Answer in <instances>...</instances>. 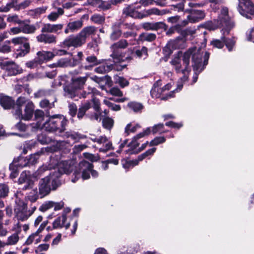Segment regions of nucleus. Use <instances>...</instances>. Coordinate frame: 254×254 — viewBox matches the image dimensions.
I'll return each instance as SVG.
<instances>
[{
	"label": "nucleus",
	"instance_id": "obj_33",
	"mask_svg": "<svg viewBox=\"0 0 254 254\" xmlns=\"http://www.w3.org/2000/svg\"><path fill=\"white\" fill-rule=\"evenodd\" d=\"M150 131H151V129L150 128H147L144 131L140 132V133H138V134H137L135 136H134L131 142L130 143L129 146L131 147H134V148L137 147L139 145V143L138 142L137 140L140 138L143 137L145 135L149 134L150 132Z\"/></svg>",
	"mask_w": 254,
	"mask_h": 254
},
{
	"label": "nucleus",
	"instance_id": "obj_31",
	"mask_svg": "<svg viewBox=\"0 0 254 254\" xmlns=\"http://www.w3.org/2000/svg\"><path fill=\"white\" fill-rule=\"evenodd\" d=\"M227 33H225V34L222 32V40L224 41V45L226 46L229 52H231L233 50V49L235 47L236 41L234 37H232L231 38H226V36L228 35Z\"/></svg>",
	"mask_w": 254,
	"mask_h": 254
},
{
	"label": "nucleus",
	"instance_id": "obj_23",
	"mask_svg": "<svg viewBox=\"0 0 254 254\" xmlns=\"http://www.w3.org/2000/svg\"><path fill=\"white\" fill-rule=\"evenodd\" d=\"M97 28L93 26H88L83 28L77 34L83 44L86 42V39L90 36L95 35Z\"/></svg>",
	"mask_w": 254,
	"mask_h": 254
},
{
	"label": "nucleus",
	"instance_id": "obj_16",
	"mask_svg": "<svg viewBox=\"0 0 254 254\" xmlns=\"http://www.w3.org/2000/svg\"><path fill=\"white\" fill-rule=\"evenodd\" d=\"M129 44L126 40L122 39L118 42L114 43L111 46V49L112 51L111 57L114 59L120 60L121 57V49H125Z\"/></svg>",
	"mask_w": 254,
	"mask_h": 254
},
{
	"label": "nucleus",
	"instance_id": "obj_57",
	"mask_svg": "<svg viewBox=\"0 0 254 254\" xmlns=\"http://www.w3.org/2000/svg\"><path fill=\"white\" fill-rule=\"evenodd\" d=\"M104 103L109 108H111L114 111H118L121 110V107L119 105L115 104L111 102L108 99H105L103 101Z\"/></svg>",
	"mask_w": 254,
	"mask_h": 254
},
{
	"label": "nucleus",
	"instance_id": "obj_30",
	"mask_svg": "<svg viewBox=\"0 0 254 254\" xmlns=\"http://www.w3.org/2000/svg\"><path fill=\"white\" fill-rule=\"evenodd\" d=\"M29 165L28 160L24 157L20 156L17 158H15L12 163L9 165V169H12V167L22 168Z\"/></svg>",
	"mask_w": 254,
	"mask_h": 254
},
{
	"label": "nucleus",
	"instance_id": "obj_43",
	"mask_svg": "<svg viewBox=\"0 0 254 254\" xmlns=\"http://www.w3.org/2000/svg\"><path fill=\"white\" fill-rule=\"evenodd\" d=\"M56 101L57 100L55 97H54V101L52 103H50V101L47 99H43L41 100L40 102V106L42 108H46L47 109H50L54 107V103L56 102Z\"/></svg>",
	"mask_w": 254,
	"mask_h": 254
},
{
	"label": "nucleus",
	"instance_id": "obj_24",
	"mask_svg": "<svg viewBox=\"0 0 254 254\" xmlns=\"http://www.w3.org/2000/svg\"><path fill=\"white\" fill-rule=\"evenodd\" d=\"M38 42L45 44H53L57 42V37L53 34L49 33H42L36 36Z\"/></svg>",
	"mask_w": 254,
	"mask_h": 254
},
{
	"label": "nucleus",
	"instance_id": "obj_61",
	"mask_svg": "<svg viewBox=\"0 0 254 254\" xmlns=\"http://www.w3.org/2000/svg\"><path fill=\"white\" fill-rule=\"evenodd\" d=\"M211 44L214 47L221 49L224 47V41L222 40V37L221 39H213L211 42Z\"/></svg>",
	"mask_w": 254,
	"mask_h": 254
},
{
	"label": "nucleus",
	"instance_id": "obj_53",
	"mask_svg": "<svg viewBox=\"0 0 254 254\" xmlns=\"http://www.w3.org/2000/svg\"><path fill=\"white\" fill-rule=\"evenodd\" d=\"M9 187L5 183H0V197H5L8 195Z\"/></svg>",
	"mask_w": 254,
	"mask_h": 254
},
{
	"label": "nucleus",
	"instance_id": "obj_29",
	"mask_svg": "<svg viewBox=\"0 0 254 254\" xmlns=\"http://www.w3.org/2000/svg\"><path fill=\"white\" fill-rule=\"evenodd\" d=\"M166 27V25L163 22H145L142 24V27L146 30H157Z\"/></svg>",
	"mask_w": 254,
	"mask_h": 254
},
{
	"label": "nucleus",
	"instance_id": "obj_47",
	"mask_svg": "<svg viewBox=\"0 0 254 254\" xmlns=\"http://www.w3.org/2000/svg\"><path fill=\"white\" fill-rule=\"evenodd\" d=\"M19 239V235L17 233L13 234L7 239L6 243L7 246H12L16 244Z\"/></svg>",
	"mask_w": 254,
	"mask_h": 254
},
{
	"label": "nucleus",
	"instance_id": "obj_64",
	"mask_svg": "<svg viewBox=\"0 0 254 254\" xmlns=\"http://www.w3.org/2000/svg\"><path fill=\"white\" fill-rule=\"evenodd\" d=\"M247 39L254 43V27L246 32Z\"/></svg>",
	"mask_w": 254,
	"mask_h": 254
},
{
	"label": "nucleus",
	"instance_id": "obj_42",
	"mask_svg": "<svg viewBox=\"0 0 254 254\" xmlns=\"http://www.w3.org/2000/svg\"><path fill=\"white\" fill-rule=\"evenodd\" d=\"M64 11L62 8H58L57 12H52L47 16L48 19L51 21H55L60 15L64 14Z\"/></svg>",
	"mask_w": 254,
	"mask_h": 254
},
{
	"label": "nucleus",
	"instance_id": "obj_63",
	"mask_svg": "<svg viewBox=\"0 0 254 254\" xmlns=\"http://www.w3.org/2000/svg\"><path fill=\"white\" fill-rule=\"evenodd\" d=\"M116 82L122 88L127 86L129 84L128 81L123 77H118L116 79Z\"/></svg>",
	"mask_w": 254,
	"mask_h": 254
},
{
	"label": "nucleus",
	"instance_id": "obj_32",
	"mask_svg": "<svg viewBox=\"0 0 254 254\" xmlns=\"http://www.w3.org/2000/svg\"><path fill=\"white\" fill-rule=\"evenodd\" d=\"M83 25V20L80 19L77 20L70 21L68 23V27L70 29L71 32H74L78 31Z\"/></svg>",
	"mask_w": 254,
	"mask_h": 254
},
{
	"label": "nucleus",
	"instance_id": "obj_41",
	"mask_svg": "<svg viewBox=\"0 0 254 254\" xmlns=\"http://www.w3.org/2000/svg\"><path fill=\"white\" fill-rule=\"evenodd\" d=\"M147 52V48L142 47L140 49H137L135 51L134 56L139 59H145L148 56Z\"/></svg>",
	"mask_w": 254,
	"mask_h": 254
},
{
	"label": "nucleus",
	"instance_id": "obj_3",
	"mask_svg": "<svg viewBox=\"0 0 254 254\" xmlns=\"http://www.w3.org/2000/svg\"><path fill=\"white\" fill-rule=\"evenodd\" d=\"M235 26V23L228 15V9L224 7L217 19L209 21L205 24V27L209 30H214L219 27H223L221 31L225 34H229Z\"/></svg>",
	"mask_w": 254,
	"mask_h": 254
},
{
	"label": "nucleus",
	"instance_id": "obj_44",
	"mask_svg": "<svg viewBox=\"0 0 254 254\" xmlns=\"http://www.w3.org/2000/svg\"><path fill=\"white\" fill-rule=\"evenodd\" d=\"M112 68V64L108 65L103 64L96 67L95 69V71L97 73L103 74L110 71Z\"/></svg>",
	"mask_w": 254,
	"mask_h": 254
},
{
	"label": "nucleus",
	"instance_id": "obj_50",
	"mask_svg": "<svg viewBox=\"0 0 254 254\" xmlns=\"http://www.w3.org/2000/svg\"><path fill=\"white\" fill-rule=\"evenodd\" d=\"M8 22L21 25L23 21L16 14L9 15L7 18Z\"/></svg>",
	"mask_w": 254,
	"mask_h": 254
},
{
	"label": "nucleus",
	"instance_id": "obj_8",
	"mask_svg": "<svg viewBox=\"0 0 254 254\" xmlns=\"http://www.w3.org/2000/svg\"><path fill=\"white\" fill-rule=\"evenodd\" d=\"M87 76L78 77L72 79V83L64 87L65 95L75 100H78L79 91L78 89L83 87L87 80Z\"/></svg>",
	"mask_w": 254,
	"mask_h": 254
},
{
	"label": "nucleus",
	"instance_id": "obj_1",
	"mask_svg": "<svg viewBox=\"0 0 254 254\" xmlns=\"http://www.w3.org/2000/svg\"><path fill=\"white\" fill-rule=\"evenodd\" d=\"M203 52L201 49H197L195 47H193L190 48L184 53L183 56V65L181 64L180 55H182V53H178V56L175 57L170 62L171 64L174 66L177 72H182L184 74L183 76L180 77V79L178 82L176 88L177 91H180L182 90L183 83L188 80V73L190 71V68L189 66L191 56L192 57L193 63L192 66L194 71L192 82L194 83L196 82L198 74L204 69L208 64L209 58L210 54L208 52H205L204 55H203Z\"/></svg>",
	"mask_w": 254,
	"mask_h": 254
},
{
	"label": "nucleus",
	"instance_id": "obj_40",
	"mask_svg": "<svg viewBox=\"0 0 254 254\" xmlns=\"http://www.w3.org/2000/svg\"><path fill=\"white\" fill-rule=\"evenodd\" d=\"M57 65L59 67H74V64L72 62L71 59L68 58H63L58 61L57 63Z\"/></svg>",
	"mask_w": 254,
	"mask_h": 254
},
{
	"label": "nucleus",
	"instance_id": "obj_58",
	"mask_svg": "<svg viewBox=\"0 0 254 254\" xmlns=\"http://www.w3.org/2000/svg\"><path fill=\"white\" fill-rule=\"evenodd\" d=\"M165 141L166 138L164 136L156 137L154 139L150 142L149 145L151 146L157 145L165 142Z\"/></svg>",
	"mask_w": 254,
	"mask_h": 254
},
{
	"label": "nucleus",
	"instance_id": "obj_48",
	"mask_svg": "<svg viewBox=\"0 0 254 254\" xmlns=\"http://www.w3.org/2000/svg\"><path fill=\"white\" fill-rule=\"evenodd\" d=\"M144 17L151 15L160 16V9L153 7L144 11Z\"/></svg>",
	"mask_w": 254,
	"mask_h": 254
},
{
	"label": "nucleus",
	"instance_id": "obj_6",
	"mask_svg": "<svg viewBox=\"0 0 254 254\" xmlns=\"http://www.w3.org/2000/svg\"><path fill=\"white\" fill-rule=\"evenodd\" d=\"M67 122L64 116L54 115L44 123L42 128L49 132H55L59 135L65 130Z\"/></svg>",
	"mask_w": 254,
	"mask_h": 254
},
{
	"label": "nucleus",
	"instance_id": "obj_60",
	"mask_svg": "<svg viewBox=\"0 0 254 254\" xmlns=\"http://www.w3.org/2000/svg\"><path fill=\"white\" fill-rule=\"evenodd\" d=\"M164 125L163 124H158L156 125L153 127L151 129L152 132L153 134L159 133H161L163 132H165L166 131L163 130L164 128Z\"/></svg>",
	"mask_w": 254,
	"mask_h": 254
},
{
	"label": "nucleus",
	"instance_id": "obj_27",
	"mask_svg": "<svg viewBox=\"0 0 254 254\" xmlns=\"http://www.w3.org/2000/svg\"><path fill=\"white\" fill-rule=\"evenodd\" d=\"M66 220V215L65 212H64L61 216L58 217L53 223V229L61 228L64 227L65 229L69 227L70 224L67 223L65 224Z\"/></svg>",
	"mask_w": 254,
	"mask_h": 254
},
{
	"label": "nucleus",
	"instance_id": "obj_5",
	"mask_svg": "<svg viewBox=\"0 0 254 254\" xmlns=\"http://www.w3.org/2000/svg\"><path fill=\"white\" fill-rule=\"evenodd\" d=\"M78 167V164L76 165L75 161L73 160H69L67 161H62L60 162L57 167L54 168V171L51 172L53 175L52 185L54 189L60 185V181L59 178L63 174H68L75 170ZM74 173H73V174ZM73 175L72 178H74Z\"/></svg>",
	"mask_w": 254,
	"mask_h": 254
},
{
	"label": "nucleus",
	"instance_id": "obj_13",
	"mask_svg": "<svg viewBox=\"0 0 254 254\" xmlns=\"http://www.w3.org/2000/svg\"><path fill=\"white\" fill-rule=\"evenodd\" d=\"M53 175L51 173L49 176L41 179L39 183V194L41 198L47 195L50 192L51 190H56L52 185Z\"/></svg>",
	"mask_w": 254,
	"mask_h": 254
},
{
	"label": "nucleus",
	"instance_id": "obj_20",
	"mask_svg": "<svg viewBox=\"0 0 254 254\" xmlns=\"http://www.w3.org/2000/svg\"><path fill=\"white\" fill-rule=\"evenodd\" d=\"M184 12L190 13V14L188 15V19L190 23L198 22L203 19L205 16L204 12L200 10L187 9L184 10Z\"/></svg>",
	"mask_w": 254,
	"mask_h": 254
},
{
	"label": "nucleus",
	"instance_id": "obj_49",
	"mask_svg": "<svg viewBox=\"0 0 254 254\" xmlns=\"http://www.w3.org/2000/svg\"><path fill=\"white\" fill-rule=\"evenodd\" d=\"M127 107L135 112H139L143 108V106L141 104L135 102L128 103Z\"/></svg>",
	"mask_w": 254,
	"mask_h": 254
},
{
	"label": "nucleus",
	"instance_id": "obj_55",
	"mask_svg": "<svg viewBox=\"0 0 254 254\" xmlns=\"http://www.w3.org/2000/svg\"><path fill=\"white\" fill-rule=\"evenodd\" d=\"M114 121L111 118L106 117L103 119L102 124L103 127L108 129H111L114 125Z\"/></svg>",
	"mask_w": 254,
	"mask_h": 254
},
{
	"label": "nucleus",
	"instance_id": "obj_2",
	"mask_svg": "<svg viewBox=\"0 0 254 254\" xmlns=\"http://www.w3.org/2000/svg\"><path fill=\"white\" fill-rule=\"evenodd\" d=\"M98 92L96 88L89 86L86 91H84L80 94V98L81 97L85 98L91 96L92 99L90 101H87L79 107L77 113V118L79 120L82 119L85 115L91 120H101L100 102L98 99L94 97Z\"/></svg>",
	"mask_w": 254,
	"mask_h": 254
},
{
	"label": "nucleus",
	"instance_id": "obj_21",
	"mask_svg": "<svg viewBox=\"0 0 254 254\" xmlns=\"http://www.w3.org/2000/svg\"><path fill=\"white\" fill-rule=\"evenodd\" d=\"M140 6L135 7L133 5H128L123 9V14L127 16L131 17L134 18L141 19L144 17V11L141 12L138 11V9Z\"/></svg>",
	"mask_w": 254,
	"mask_h": 254
},
{
	"label": "nucleus",
	"instance_id": "obj_35",
	"mask_svg": "<svg viewBox=\"0 0 254 254\" xmlns=\"http://www.w3.org/2000/svg\"><path fill=\"white\" fill-rule=\"evenodd\" d=\"M60 136H65L67 138L70 137L71 139L75 141H77L80 139H83L86 138V135L81 134L77 132H71V131H67L65 133L64 132L62 133L59 134Z\"/></svg>",
	"mask_w": 254,
	"mask_h": 254
},
{
	"label": "nucleus",
	"instance_id": "obj_4",
	"mask_svg": "<svg viewBox=\"0 0 254 254\" xmlns=\"http://www.w3.org/2000/svg\"><path fill=\"white\" fill-rule=\"evenodd\" d=\"M34 110L32 102L25 97H20L16 100L12 113L17 119L28 121L32 118Z\"/></svg>",
	"mask_w": 254,
	"mask_h": 254
},
{
	"label": "nucleus",
	"instance_id": "obj_34",
	"mask_svg": "<svg viewBox=\"0 0 254 254\" xmlns=\"http://www.w3.org/2000/svg\"><path fill=\"white\" fill-rule=\"evenodd\" d=\"M0 104L4 109H10L12 106L13 107L15 105L14 104L13 101L11 98L8 96H3L0 98Z\"/></svg>",
	"mask_w": 254,
	"mask_h": 254
},
{
	"label": "nucleus",
	"instance_id": "obj_19",
	"mask_svg": "<svg viewBox=\"0 0 254 254\" xmlns=\"http://www.w3.org/2000/svg\"><path fill=\"white\" fill-rule=\"evenodd\" d=\"M3 68L8 76H14L22 72V68L12 61L5 62L3 63Z\"/></svg>",
	"mask_w": 254,
	"mask_h": 254
},
{
	"label": "nucleus",
	"instance_id": "obj_26",
	"mask_svg": "<svg viewBox=\"0 0 254 254\" xmlns=\"http://www.w3.org/2000/svg\"><path fill=\"white\" fill-rule=\"evenodd\" d=\"M64 25L63 24H52L50 23H46L43 25L41 29L42 33H49L50 34L54 33L59 34L60 31L63 29Z\"/></svg>",
	"mask_w": 254,
	"mask_h": 254
},
{
	"label": "nucleus",
	"instance_id": "obj_18",
	"mask_svg": "<svg viewBox=\"0 0 254 254\" xmlns=\"http://www.w3.org/2000/svg\"><path fill=\"white\" fill-rule=\"evenodd\" d=\"M62 142L63 141L57 142L56 146H54L52 148L49 146L46 148H43L41 149L40 151L30 155L27 160L29 165H33L35 164L39 159L40 156L43 154L45 151H47L48 152H55L58 149H60L61 148L60 144L62 143Z\"/></svg>",
	"mask_w": 254,
	"mask_h": 254
},
{
	"label": "nucleus",
	"instance_id": "obj_15",
	"mask_svg": "<svg viewBox=\"0 0 254 254\" xmlns=\"http://www.w3.org/2000/svg\"><path fill=\"white\" fill-rule=\"evenodd\" d=\"M19 185H24L22 187L23 190H27L32 189L34 185V181L32 180V174L29 171H23L18 180Z\"/></svg>",
	"mask_w": 254,
	"mask_h": 254
},
{
	"label": "nucleus",
	"instance_id": "obj_45",
	"mask_svg": "<svg viewBox=\"0 0 254 254\" xmlns=\"http://www.w3.org/2000/svg\"><path fill=\"white\" fill-rule=\"evenodd\" d=\"M119 23H115L113 26V32L110 35V38L112 40H116L121 35V31L119 29H116V27H119Z\"/></svg>",
	"mask_w": 254,
	"mask_h": 254
},
{
	"label": "nucleus",
	"instance_id": "obj_46",
	"mask_svg": "<svg viewBox=\"0 0 254 254\" xmlns=\"http://www.w3.org/2000/svg\"><path fill=\"white\" fill-rule=\"evenodd\" d=\"M17 2V0H11L5 5L0 7V12H6L8 11L11 8L16 5Z\"/></svg>",
	"mask_w": 254,
	"mask_h": 254
},
{
	"label": "nucleus",
	"instance_id": "obj_59",
	"mask_svg": "<svg viewBox=\"0 0 254 254\" xmlns=\"http://www.w3.org/2000/svg\"><path fill=\"white\" fill-rule=\"evenodd\" d=\"M83 54L82 52H78L76 56H74L71 59L72 62L74 64V66L80 63L82 60Z\"/></svg>",
	"mask_w": 254,
	"mask_h": 254
},
{
	"label": "nucleus",
	"instance_id": "obj_7",
	"mask_svg": "<svg viewBox=\"0 0 254 254\" xmlns=\"http://www.w3.org/2000/svg\"><path fill=\"white\" fill-rule=\"evenodd\" d=\"M93 167L92 163L85 160L81 161L78 164V167L74 171V177L71 178L72 182L75 183L81 177L84 180L88 179L90 177V174L93 178H97L98 173L93 170Z\"/></svg>",
	"mask_w": 254,
	"mask_h": 254
},
{
	"label": "nucleus",
	"instance_id": "obj_37",
	"mask_svg": "<svg viewBox=\"0 0 254 254\" xmlns=\"http://www.w3.org/2000/svg\"><path fill=\"white\" fill-rule=\"evenodd\" d=\"M22 27V32L25 34H33L36 30V27L34 25H30L25 23L23 21L22 24H21Z\"/></svg>",
	"mask_w": 254,
	"mask_h": 254
},
{
	"label": "nucleus",
	"instance_id": "obj_51",
	"mask_svg": "<svg viewBox=\"0 0 254 254\" xmlns=\"http://www.w3.org/2000/svg\"><path fill=\"white\" fill-rule=\"evenodd\" d=\"M136 33L133 31H127L123 33V37L125 38L131 37L132 39L129 40L130 45L136 44L137 41L135 39Z\"/></svg>",
	"mask_w": 254,
	"mask_h": 254
},
{
	"label": "nucleus",
	"instance_id": "obj_36",
	"mask_svg": "<svg viewBox=\"0 0 254 254\" xmlns=\"http://www.w3.org/2000/svg\"><path fill=\"white\" fill-rule=\"evenodd\" d=\"M39 195L37 189L35 188L27 193L26 198L31 202H35L38 199Z\"/></svg>",
	"mask_w": 254,
	"mask_h": 254
},
{
	"label": "nucleus",
	"instance_id": "obj_54",
	"mask_svg": "<svg viewBox=\"0 0 254 254\" xmlns=\"http://www.w3.org/2000/svg\"><path fill=\"white\" fill-rule=\"evenodd\" d=\"M186 1H181L171 5L170 7L172 9V12L173 11H183L184 10L185 3Z\"/></svg>",
	"mask_w": 254,
	"mask_h": 254
},
{
	"label": "nucleus",
	"instance_id": "obj_25",
	"mask_svg": "<svg viewBox=\"0 0 254 254\" xmlns=\"http://www.w3.org/2000/svg\"><path fill=\"white\" fill-rule=\"evenodd\" d=\"M97 143L99 144H102V146L99 149L100 152L106 153L109 150L113 149L112 142L105 136H99L97 140Z\"/></svg>",
	"mask_w": 254,
	"mask_h": 254
},
{
	"label": "nucleus",
	"instance_id": "obj_14",
	"mask_svg": "<svg viewBox=\"0 0 254 254\" xmlns=\"http://www.w3.org/2000/svg\"><path fill=\"white\" fill-rule=\"evenodd\" d=\"M185 47V40L184 38L179 37L176 39L170 40L164 48L163 51L165 54L170 55L174 50L183 49Z\"/></svg>",
	"mask_w": 254,
	"mask_h": 254
},
{
	"label": "nucleus",
	"instance_id": "obj_62",
	"mask_svg": "<svg viewBox=\"0 0 254 254\" xmlns=\"http://www.w3.org/2000/svg\"><path fill=\"white\" fill-rule=\"evenodd\" d=\"M138 127L139 126L138 125H132L130 123L128 124L125 128V133L127 135H128L130 132H135Z\"/></svg>",
	"mask_w": 254,
	"mask_h": 254
},
{
	"label": "nucleus",
	"instance_id": "obj_12",
	"mask_svg": "<svg viewBox=\"0 0 254 254\" xmlns=\"http://www.w3.org/2000/svg\"><path fill=\"white\" fill-rule=\"evenodd\" d=\"M238 10L239 13L247 18L254 15V3L250 0H238Z\"/></svg>",
	"mask_w": 254,
	"mask_h": 254
},
{
	"label": "nucleus",
	"instance_id": "obj_10",
	"mask_svg": "<svg viewBox=\"0 0 254 254\" xmlns=\"http://www.w3.org/2000/svg\"><path fill=\"white\" fill-rule=\"evenodd\" d=\"M11 43L15 46H18L16 49L17 57H24L30 51V44L28 40L25 37H17L11 39Z\"/></svg>",
	"mask_w": 254,
	"mask_h": 254
},
{
	"label": "nucleus",
	"instance_id": "obj_9",
	"mask_svg": "<svg viewBox=\"0 0 254 254\" xmlns=\"http://www.w3.org/2000/svg\"><path fill=\"white\" fill-rule=\"evenodd\" d=\"M172 85L170 83L167 84L163 87L158 86V83H155L150 91L152 98H160L161 100H167L174 96V94L178 91L175 90L168 92L171 89Z\"/></svg>",
	"mask_w": 254,
	"mask_h": 254
},
{
	"label": "nucleus",
	"instance_id": "obj_39",
	"mask_svg": "<svg viewBox=\"0 0 254 254\" xmlns=\"http://www.w3.org/2000/svg\"><path fill=\"white\" fill-rule=\"evenodd\" d=\"M156 38V36L153 33H143L139 36V40L141 41L152 42Z\"/></svg>",
	"mask_w": 254,
	"mask_h": 254
},
{
	"label": "nucleus",
	"instance_id": "obj_56",
	"mask_svg": "<svg viewBox=\"0 0 254 254\" xmlns=\"http://www.w3.org/2000/svg\"><path fill=\"white\" fill-rule=\"evenodd\" d=\"M54 201H47L43 203L39 208V210L42 212H45L47 210L53 207Z\"/></svg>",
	"mask_w": 254,
	"mask_h": 254
},
{
	"label": "nucleus",
	"instance_id": "obj_11",
	"mask_svg": "<svg viewBox=\"0 0 254 254\" xmlns=\"http://www.w3.org/2000/svg\"><path fill=\"white\" fill-rule=\"evenodd\" d=\"M14 209L15 217L18 220L24 221L28 219L30 215L28 210L27 204L23 200L16 198Z\"/></svg>",
	"mask_w": 254,
	"mask_h": 254
},
{
	"label": "nucleus",
	"instance_id": "obj_17",
	"mask_svg": "<svg viewBox=\"0 0 254 254\" xmlns=\"http://www.w3.org/2000/svg\"><path fill=\"white\" fill-rule=\"evenodd\" d=\"M61 44L63 48L67 49H69L70 47L75 48L81 47L83 45L78 34L68 36Z\"/></svg>",
	"mask_w": 254,
	"mask_h": 254
},
{
	"label": "nucleus",
	"instance_id": "obj_28",
	"mask_svg": "<svg viewBox=\"0 0 254 254\" xmlns=\"http://www.w3.org/2000/svg\"><path fill=\"white\" fill-rule=\"evenodd\" d=\"M37 57L36 58L38 63L41 64L51 60L54 57V54L51 52L40 51L37 53Z\"/></svg>",
	"mask_w": 254,
	"mask_h": 254
},
{
	"label": "nucleus",
	"instance_id": "obj_22",
	"mask_svg": "<svg viewBox=\"0 0 254 254\" xmlns=\"http://www.w3.org/2000/svg\"><path fill=\"white\" fill-rule=\"evenodd\" d=\"M156 150V148L155 147L147 150L144 153L139 155L137 159L127 162L126 164L124 165V167L125 168L127 167H133L134 166L138 165L139 161L143 160L144 158L149 156L152 155Z\"/></svg>",
	"mask_w": 254,
	"mask_h": 254
},
{
	"label": "nucleus",
	"instance_id": "obj_52",
	"mask_svg": "<svg viewBox=\"0 0 254 254\" xmlns=\"http://www.w3.org/2000/svg\"><path fill=\"white\" fill-rule=\"evenodd\" d=\"M90 20L97 24H101L105 21V17L99 14H94L90 18Z\"/></svg>",
	"mask_w": 254,
	"mask_h": 254
},
{
	"label": "nucleus",
	"instance_id": "obj_38",
	"mask_svg": "<svg viewBox=\"0 0 254 254\" xmlns=\"http://www.w3.org/2000/svg\"><path fill=\"white\" fill-rule=\"evenodd\" d=\"M55 92L53 89H40L34 93L36 98H41L45 96L53 95Z\"/></svg>",
	"mask_w": 254,
	"mask_h": 254
}]
</instances>
